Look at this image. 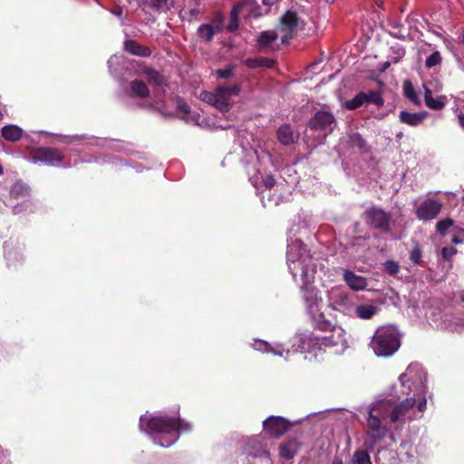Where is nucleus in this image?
I'll use <instances>...</instances> for the list:
<instances>
[{
    "mask_svg": "<svg viewBox=\"0 0 464 464\" xmlns=\"http://www.w3.org/2000/svg\"><path fill=\"white\" fill-rule=\"evenodd\" d=\"M278 37H280L278 31H265L258 38L259 46L263 48H270Z\"/></svg>",
    "mask_w": 464,
    "mask_h": 464,
    "instance_id": "obj_29",
    "label": "nucleus"
},
{
    "mask_svg": "<svg viewBox=\"0 0 464 464\" xmlns=\"http://www.w3.org/2000/svg\"><path fill=\"white\" fill-rule=\"evenodd\" d=\"M327 2H334V0H326Z\"/></svg>",
    "mask_w": 464,
    "mask_h": 464,
    "instance_id": "obj_60",
    "label": "nucleus"
},
{
    "mask_svg": "<svg viewBox=\"0 0 464 464\" xmlns=\"http://www.w3.org/2000/svg\"><path fill=\"white\" fill-rule=\"evenodd\" d=\"M370 345L377 356H392L401 346V336L397 328L393 325L379 327L372 336Z\"/></svg>",
    "mask_w": 464,
    "mask_h": 464,
    "instance_id": "obj_6",
    "label": "nucleus"
},
{
    "mask_svg": "<svg viewBox=\"0 0 464 464\" xmlns=\"http://www.w3.org/2000/svg\"><path fill=\"white\" fill-rule=\"evenodd\" d=\"M354 140H358V146L362 149L364 147L365 142L360 135H355Z\"/></svg>",
    "mask_w": 464,
    "mask_h": 464,
    "instance_id": "obj_51",
    "label": "nucleus"
},
{
    "mask_svg": "<svg viewBox=\"0 0 464 464\" xmlns=\"http://www.w3.org/2000/svg\"><path fill=\"white\" fill-rule=\"evenodd\" d=\"M252 3V0H246L244 3L242 4H238L236 6H234L233 10H232V15L233 16H237V14L242 10V8L246 5L247 4H251Z\"/></svg>",
    "mask_w": 464,
    "mask_h": 464,
    "instance_id": "obj_45",
    "label": "nucleus"
},
{
    "mask_svg": "<svg viewBox=\"0 0 464 464\" xmlns=\"http://www.w3.org/2000/svg\"><path fill=\"white\" fill-rule=\"evenodd\" d=\"M457 118H458L459 125L460 126V128H462L464 130V114H462V113L458 114Z\"/></svg>",
    "mask_w": 464,
    "mask_h": 464,
    "instance_id": "obj_50",
    "label": "nucleus"
},
{
    "mask_svg": "<svg viewBox=\"0 0 464 464\" xmlns=\"http://www.w3.org/2000/svg\"><path fill=\"white\" fill-rule=\"evenodd\" d=\"M365 95H366L365 104L372 103L377 106H382L383 104V99H382L380 92L371 91V92H365Z\"/></svg>",
    "mask_w": 464,
    "mask_h": 464,
    "instance_id": "obj_35",
    "label": "nucleus"
},
{
    "mask_svg": "<svg viewBox=\"0 0 464 464\" xmlns=\"http://www.w3.org/2000/svg\"><path fill=\"white\" fill-rule=\"evenodd\" d=\"M288 269L295 279L302 283L301 290L304 308L315 327L325 329L330 323L324 313V300L318 289L314 287L315 278L333 281L334 275H326V260L314 257L299 238L289 237L286 251Z\"/></svg>",
    "mask_w": 464,
    "mask_h": 464,
    "instance_id": "obj_1",
    "label": "nucleus"
},
{
    "mask_svg": "<svg viewBox=\"0 0 464 464\" xmlns=\"http://www.w3.org/2000/svg\"><path fill=\"white\" fill-rule=\"evenodd\" d=\"M255 59H248L246 61V64L249 66V67H260V65H256V63L253 62Z\"/></svg>",
    "mask_w": 464,
    "mask_h": 464,
    "instance_id": "obj_52",
    "label": "nucleus"
},
{
    "mask_svg": "<svg viewBox=\"0 0 464 464\" xmlns=\"http://www.w3.org/2000/svg\"><path fill=\"white\" fill-rule=\"evenodd\" d=\"M343 279L347 285L354 291L363 290L368 285L366 278L351 271H344Z\"/></svg>",
    "mask_w": 464,
    "mask_h": 464,
    "instance_id": "obj_21",
    "label": "nucleus"
},
{
    "mask_svg": "<svg viewBox=\"0 0 464 464\" xmlns=\"http://www.w3.org/2000/svg\"><path fill=\"white\" fill-rule=\"evenodd\" d=\"M112 14H115L116 16H118L120 19L122 20L123 10H122L121 7H117L116 9H114L112 11Z\"/></svg>",
    "mask_w": 464,
    "mask_h": 464,
    "instance_id": "obj_49",
    "label": "nucleus"
},
{
    "mask_svg": "<svg viewBox=\"0 0 464 464\" xmlns=\"http://www.w3.org/2000/svg\"><path fill=\"white\" fill-rule=\"evenodd\" d=\"M239 84L218 85L214 92L204 91L200 93L201 101L213 105L220 111H227L232 105V98L240 92Z\"/></svg>",
    "mask_w": 464,
    "mask_h": 464,
    "instance_id": "obj_7",
    "label": "nucleus"
},
{
    "mask_svg": "<svg viewBox=\"0 0 464 464\" xmlns=\"http://www.w3.org/2000/svg\"><path fill=\"white\" fill-rule=\"evenodd\" d=\"M264 430L274 438H279L290 428V423L282 417L270 416L263 422Z\"/></svg>",
    "mask_w": 464,
    "mask_h": 464,
    "instance_id": "obj_13",
    "label": "nucleus"
},
{
    "mask_svg": "<svg viewBox=\"0 0 464 464\" xmlns=\"http://www.w3.org/2000/svg\"><path fill=\"white\" fill-rule=\"evenodd\" d=\"M273 3H274V1H273V0H263V4H264L265 5H268V6H270V5H273Z\"/></svg>",
    "mask_w": 464,
    "mask_h": 464,
    "instance_id": "obj_53",
    "label": "nucleus"
},
{
    "mask_svg": "<svg viewBox=\"0 0 464 464\" xmlns=\"http://www.w3.org/2000/svg\"><path fill=\"white\" fill-rule=\"evenodd\" d=\"M264 440L265 439L261 435L250 438L246 443L245 452L256 458H269V452Z\"/></svg>",
    "mask_w": 464,
    "mask_h": 464,
    "instance_id": "obj_14",
    "label": "nucleus"
},
{
    "mask_svg": "<svg viewBox=\"0 0 464 464\" xmlns=\"http://www.w3.org/2000/svg\"><path fill=\"white\" fill-rule=\"evenodd\" d=\"M353 464H372L370 455L367 450H355L352 457Z\"/></svg>",
    "mask_w": 464,
    "mask_h": 464,
    "instance_id": "obj_34",
    "label": "nucleus"
},
{
    "mask_svg": "<svg viewBox=\"0 0 464 464\" xmlns=\"http://www.w3.org/2000/svg\"><path fill=\"white\" fill-rule=\"evenodd\" d=\"M122 59L121 56H119V55H112L109 60H108V66H109V69L111 70L112 66L114 64H117V63H120L121 60Z\"/></svg>",
    "mask_w": 464,
    "mask_h": 464,
    "instance_id": "obj_46",
    "label": "nucleus"
},
{
    "mask_svg": "<svg viewBox=\"0 0 464 464\" xmlns=\"http://www.w3.org/2000/svg\"><path fill=\"white\" fill-rule=\"evenodd\" d=\"M253 62L256 63V65H260V67H272L274 62L266 58H258L255 59Z\"/></svg>",
    "mask_w": 464,
    "mask_h": 464,
    "instance_id": "obj_43",
    "label": "nucleus"
},
{
    "mask_svg": "<svg viewBox=\"0 0 464 464\" xmlns=\"http://www.w3.org/2000/svg\"><path fill=\"white\" fill-rule=\"evenodd\" d=\"M216 75L218 78L229 79L234 75V68L230 66L225 69H218L216 71Z\"/></svg>",
    "mask_w": 464,
    "mask_h": 464,
    "instance_id": "obj_40",
    "label": "nucleus"
},
{
    "mask_svg": "<svg viewBox=\"0 0 464 464\" xmlns=\"http://www.w3.org/2000/svg\"><path fill=\"white\" fill-rule=\"evenodd\" d=\"M278 140L284 145H289L294 142V134L288 124L282 125L277 130Z\"/></svg>",
    "mask_w": 464,
    "mask_h": 464,
    "instance_id": "obj_31",
    "label": "nucleus"
},
{
    "mask_svg": "<svg viewBox=\"0 0 464 464\" xmlns=\"http://www.w3.org/2000/svg\"><path fill=\"white\" fill-rule=\"evenodd\" d=\"M427 112L411 113L405 111L400 112V120L401 122L409 126H418L426 117Z\"/></svg>",
    "mask_w": 464,
    "mask_h": 464,
    "instance_id": "obj_24",
    "label": "nucleus"
},
{
    "mask_svg": "<svg viewBox=\"0 0 464 464\" xmlns=\"http://www.w3.org/2000/svg\"><path fill=\"white\" fill-rule=\"evenodd\" d=\"M262 152H263V154H264V155H262V156H261V155H259V154H258L257 150H255V153H256V158H257L258 160L263 159L264 157H266V158H267V160L270 161V160H271V156H270V154H269V153H267L266 150H263Z\"/></svg>",
    "mask_w": 464,
    "mask_h": 464,
    "instance_id": "obj_48",
    "label": "nucleus"
},
{
    "mask_svg": "<svg viewBox=\"0 0 464 464\" xmlns=\"http://www.w3.org/2000/svg\"><path fill=\"white\" fill-rule=\"evenodd\" d=\"M253 348L256 351H260L262 353H270L276 356L283 357L285 354L289 353L288 349H285L281 344H276L275 346H271L270 343L264 340L256 339L252 344Z\"/></svg>",
    "mask_w": 464,
    "mask_h": 464,
    "instance_id": "obj_19",
    "label": "nucleus"
},
{
    "mask_svg": "<svg viewBox=\"0 0 464 464\" xmlns=\"http://www.w3.org/2000/svg\"><path fill=\"white\" fill-rule=\"evenodd\" d=\"M415 400L406 399L400 404L395 405L391 400L376 401L369 410L367 418V434L370 439L369 447H372L377 441L384 439L388 434V428L384 421L389 418L390 423L396 429L404 423L417 417L411 414Z\"/></svg>",
    "mask_w": 464,
    "mask_h": 464,
    "instance_id": "obj_2",
    "label": "nucleus"
},
{
    "mask_svg": "<svg viewBox=\"0 0 464 464\" xmlns=\"http://www.w3.org/2000/svg\"><path fill=\"white\" fill-rule=\"evenodd\" d=\"M453 225L451 219H443L437 223V230L440 234H444L445 231Z\"/></svg>",
    "mask_w": 464,
    "mask_h": 464,
    "instance_id": "obj_41",
    "label": "nucleus"
},
{
    "mask_svg": "<svg viewBox=\"0 0 464 464\" xmlns=\"http://www.w3.org/2000/svg\"><path fill=\"white\" fill-rule=\"evenodd\" d=\"M441 208V201L434 198H426L416 208L415 215L420 220H431L438 217Z\"/></svg>",
    "mask_w": 464,
    "mask_h": 464,
    "instance_id": "obj_10",
    "label": "nucleus"
},
{
    "mask_svg": "<svg viewBox=\"0 0 464 464\" xmlns=\"http://www.w3.org/2000/svg\"><path fill=\"white\" fill-rule=\"evenodd\" d=\"M177 105V113L178 115L183 119L185 121L188 123L199 124L200 115L196 112H192L189 109V106L181 99H176Z\"/></svg>",
    "mask_w": 464,
    "mask_h": 464,
    "instance_id": "obj_18",
    "label": "nucleus"
},
{
    "mask_svg": "<svg viewBox=\"0 0 464 464\" xmlns=\"http://www.w3.org/2000/svg\"><path fill=\"white\" fill-rule=\"evenodd\" d=\"M441 55L440 53L436 51L433 52L430 56L427 57L425 61V65L427 68H432L441 63Z\"/></svg>",
    "mask_w": 464,
    "mask_h": 464,
    "instance_id": "obj_37",
    "label": "nucleus"
},
{
    "mask_svg": "<svg viewBox=\"0 0 464 464\" xmlns=\"http://www.w3.org/2000/svg\"><path fill=\"white\" fill-rule=\"evenodd\" d=\"M399 380L403 387L414 392V397L410 398L415 400L411 414L422 413L427 405V374L423 368L419 363H411L405 372L400 375Z\"/></svg>",
    "mask_w": 464,
    "mask_h": 464,
    "instance_id": "obj_5",
    "label": "nucleus"
},
{
    "mask_svg": "<svg viewBox=\"0 0 464 464\" xmlns=\"http://www.w3.org/2000/svg\"><path fill=\"white\" fill-rule=\"evenodd\" d=\"M410 259L415 265H418L420 263L421 250L419 246H416L414 248L411 249V251L410 252Z\"/></svg>",
    "mask_w": 464,
    "mask_h": 464,
    "instance_id": "obj_38",
    "label": "nucleus"
},
{
    "mask_svg": "<svg viewBox=\"0 0 464 464\" xmlns=\"http://www.w3.org/2000/svg\"><path fill=\"white\" fill-rule=\"evenodd\" d=\"M399 54L403 55V54H404V51H403V50H401V51H400V53H399Z\"/></svg>",
    "mask_w": 464,
    "mask_h": 464,
    "instance_id": "obj_59",
    "label": "nucleus"
},
{
    "mask_svg": "<svg viewBox=\"0 0 464 464\" xmlns=\"http://www.w3.org/2000/svg\"><path fill=\"white\" fill-rule=\"evenodd\" d=\"M365 216L370 224L383 232L390 230L391 215L378 207H372L365 211Z\"/></svg>",
    "mask_w": 464,
    "mask_h": 464,
    "instance_id": "obj_11",
    "label": "nucleus"
},
{
    "mask_svg": "<svg viewBox=\"0 0 464 464\" xmlns=\"http://www.w3.org/2000/svg\"><path fill=\"white\" fill-rule=\"evenodd\" d=\"M130 96H135L142 99L150 97V91L147 85L141 81L135 80L130 82Z\"/></svg>",
    "mask_w": 464,
    "mask_h": 464,
    "instance_id": "obj_28",
    "label": "nucleus"
},
{
    "mask_svg": "<svg viewBox=\"0 0 464 464\" xmlns=\"http://www.w3.org/2000/svg\"><path fill=\"white\" fill-rule=\"evenodd\" d=\"M260 172H257V175H253L249 178V180L253 184V186L257 187L259 183H261L262 179L259 178Z\"/></svg>",
    "mask_w": 464,
    "mask_h": 464,
    "instance_id": "obj_47",
    "label": "nucleus"
},
{
    "mask_svg": "<svg viewBox=\"0 0 464 464\" xmlns=\"http://www.w3.org/2000/svg\"><path fill=\"white\" fill-rule=\"evenodd\" d=\"M328 305L334 311L352 316L354 311V303L352 297L340 288H332L327 292Z\"/></svg>",
    "mask_w": 464,
    "mask_h": 464,
    "instance_id": "obj_8",
    "label": "nucleus"
},
{
    "mask_svg": "<svg viewBox=\"0 0 464 464\" xmlns=\"http://www.w3.org/2000/svg\"><path fill=\"white\" fill-rule=\"evenodd\" d=\"M146 75L149 82L155 87L154 95L151 98V102L156 104H159L162 102V96L165 92V81L158 72L153 70H148L146 72Z\"/></svg>",
    "mask_w": 464,
    "mask_h": 464,
    "instance_id": "obj_16",
    "label": "nucleus"
},
{
    "mask_svg": "<svg viewBox=\"0 0 464 464\" xmlns=\"http://www.w3.org/2000/svg\"><path fill=\"white\" fill-rule=\"evenodd\" d=\"M403 91L405 96L411 100L413 103H419L417 93L410 82H405L403 85Z\"/></svg>",
    "mask_w": 464,
    "mask_h": 464,
    "instance_id": "obj_36",
    "label": "nucleus"
},
{
    "mask_svg": "<svg viewBox=\"0 0 464 464\" xmlns=\"http://www.w3.org/2000/svg\"><path fill=\"white\" fill-rule=\"evenodd\" d=\"M24 130L17 125H5L2 128V136L8 141H17L23 136Z\"/></svg>",
    "mask_w": 464,
    "mask_h": 464,
    "instance_id": "obj_27",
    "label": "nucleus"
},
{
    "mask_svg": "<svg viewBox=\"0 0 464 464\" xmlns=\"http://www.w3.org/2000/svg\"><path fill=\"white\" fill-rule=\"evenodd\" d=\"M175 0H143L144 4L160 12H167L174 5Z\"/></svg>",
    "mask_w": 464,
    "mask_h": 464,
    "instance_id": "obj_30",
    "label": "nucleus"
},
{
    "mask_svg": "<svg viewBox=\"0 0 464 464\" xmlns=\"http://www.w3.org/2000/svg\"><path fill=\"white\" fill-rule=\"evenodd\" d=\"M221 29L222 24L219 22L202 24L198 29V34L201 40L210 42Z\"/></svg>",
    "mask_w": 464,
    "mask_h": 464,
    "instance_id": "obj_20",
    "label": "nucleus"
},
{
    "mask_svg": "<svg viewBox=\"0 0 464 464\" xmlns=\"http://www.w3.org/2000/svg\"><path fill=\"white\" fill-rule=\"evenodd\" d=\"M379 311L377 305L372 304H362L354 305L353 315L362 320L372 318Z\"/></svg>",
    "mask_w": 464,
    "mask_h": 464,
    "instance_id": "obj_22",
    "label": "nucleus"
},
{
    "mask_svg": "<svg viewBox=\"0 0 464 464\" xmlns=\"http://www.w3.org/2000/svg\"><path fill=\"white\" fill-rule=\"evenodd\" d=\"M140 430L150 434L155 444L168 448L179 440L180 431L190 430V424L166 415L148 417L145 414L140 418Z\"/></svg>",
    "mask_w": 464,
    "mask_h": 464,
    "instance_id": "obj_3",
    "label": "nucleus"
},
{
    "mask_svg": "<svg viewBox=\"0 0 464 464\" xmlns=\"http://www.w3.org/2000/svg\"><path fill=\"white\" fill-rule=\"evenodd\" d=\"M462 302L464 303V297L461 298Z\"/></svg>",
    "mask_w": 464,
    "mask_h": 464,
    "instance_id": "obj_61",
    "label": "nucleus"
},
{
    "mask_svg": "<svg viewBox=\"0 0 464 464\" xmlns=\"http://www.w3.org/2000/svg\"><path fill=\"white\" fill-rule=\"evenodd\" d=\"M3 172H4V169H3L2 165L0 164V176L3 174Z\"/></svg>",
    "mask_w": 464,
    "mask_h": 464,
    "instance_id": "obj_57",
    "label": "nucleus"
},
{
    "mask_svg": "<svg viewBox=\"0 0 464 464\" xmlns=\"http://www.w3.org/2000/svg\"><path fill=\"white\" fill-rule=\"evenodd\" d=\"M456 253L457 250L453 246L443 247L441 250L442 257L446 260H450Z\"/></svg>",
    "mask_w": 464,
    "mask_h": 464,
    "instance_id": "obj_42",
    "label": "nucleus"
},
{
    "mask_svg": "<svg viewBox=\"0 0 464 464\" xmlns=\"http://www.w3.org/2000/svg\"><path fill=\"white\" fill-rule=\"evenodd\" d=\"M424 101L427 107L432 110H441L446 105L447 98L445 96L434 99L430 89L424 86Z\"/></svg>",
    "mask_w": 464,
    "mask_h": 464,
    "instance_id": "obj_23",
    "label": "nucleus"
},
{
    "mask_svg": "<svg viewBox=\"0 0 464 464\" xmlns=\"http://www.w3.org/2000/svg\"><path fill=\"white\" fill-rule=\"evenodd\" d=\"M300 450V444L296 440H291L279 447V454L285 459H293Z\"/></svg>",
    "mask_w": 464,
    "mask_h": 464,
    "instance_id": "obj_25",
    "label": "nucleus"
},
{
    "mask_svg": "<svg viewBox=\"0 0 464 464\" xmlns=\"http://www.w3.org/2000/svg\"><path fill=\"white\" fill-rule=\"evenodd\" d=\"M331 464H343V462L339 459H334Z\"/></svg>",
    "mask_w": 464,
    "mask_h": 464,
    "instance_id": "obj_54",
    "label": "nucleus"
},
{
    "mask_svg": "<svg viewBox=\"0 0 464 464\" xmlns=\"http://www.w3.org/2000/svg\"><path fill=\"white\" fill-rule=\"evenodd\" d=\"M309 127L324 136L331 133L335 127V119L334 115L325 111H317L309 121Z\"/></svg>",
    "mask_w": 464,
    "mask_h": 464,
    "instance_id": "obj_9",
    "label": "nucleus"
},
{
    "mask_svg": "<svg viewBox=\"0 0 464 464\" xmlns=\"http://www.w3.org/2000/svg\"><path fill=\"white\" fill-rule=\"evenodd\" d=\"M262 180L261 182L264 184V186L266 188H271L275 186L276 184V181H275V179L273 176H266V177H261Z\"/></svg>",
    "mask_w": 464,
    "mask_h": 464,
    "instance_id": "obj_44",
    "label": "nucleus"
},
{
    "mask_svg": "<svg viewBox=\"0 0 464 464\" xmlns=\"http://www.w3.org/2000/svg\"><path fill=\"white\" fill-rule=\"evenodd\" d=\"M461 42L464 43V32L461 34Z\"/></svg>",
    "mask_w": 464,
    "mask_h": 464,
    "instance_id": "obj_58",
    "label": "nucleus"
},
{
    "mask_svg": "<svg viewBox=\"0 0 464 464\" xmlns=\"http://www.w3.org/2000/svg\"><path fill=\"white\" fill-rule=\"evenodd\" d=\"M299 19L297 14L291 11H287L281 17L280 25L277 30L283 44L286 43L292 37V34L297 27Z\"/></svg>",
    "mask_w": 464,
    "mask_h": 464,
    "instance_id": "obj_12",
    "label": "nucleus"
},
{
    "mask_svg": "<svg viewBox=\"0 0 464 464\" xmlns=\"http://www.w3.org/2000/svg\"><path fill=\"white\" fill-rule=\"evenodd\" d=\"M384 269L389 275L394 276L399 271V266L396 262L388 260L384 263Z\"/></svg>",
    "mask_w": 464,
    "mask_h": 464,
    "instance_id": "obj_39",
    "label": "nucleus"
},
{
    "mask_svg": "<svg viewBox=\"0 0 464 464\" xmlns=\"http://www.w3.org/2000/svg\"><path fill=\"white\" fill-rule=\"evenodd\" d=\"M452 241H453L454 243L458 244V243H459L461 240H459L458 237H454L452 238Z\"/></svg>",
    "mask_w": 464,
    "mask_h": 464,
    "instance_id": "obj_56",
    "label": "nucleus"
},
{
    "mask_svg": "<svg viewBox=\"0 0 464 464\" xmlns=\"http://www.w3.org/2000/svg\"><path fill=\"white\" fill-rule=\"evenodd\" d=\"M366 95L364 92L358 93L352 100L346 101L344 106L348 110H355L365 104Z\"/></svg>",
    "mask_w": 464,
    "mask_h": 464,
    "instance_id": "obj_33",
    "label": "nucleus"
},
{
    "mask_svg": "<svg viewBox=\"0 0 464 464\" xmlns=\"http://www.w3.org/2000/svg\"><path fill=\"white\" fill-rule=\"evenodd\" d=\"M124 47L127 52L137 56L147 57L150 54V51L148 47L133 40H127L124 44Z\"/></svg>",
    "mask_w": 464,
    "mask_h": 464,
    "instance_id": "obj_26",
    "label": "nucleus"
},
{
    "mask_svg": "<svg viewBox=\"0 0 464 464\" xmlns=\"http://www.w3.org/2000/svg\"><path fill=\"white\" fill-rule=\"evenodd\" d=\"M63 154L60 150L52 148H42L38 150L35 161H41L47 165L57 166L63 160Z\"/></svg>",
    "mask_w": 464,
    "mask_h": 464,
    "instance_id": "obj_17",
    "label": "nucleus"
},
{
    "mask_svg": "<svg viewBox=\"0 0 464 464\" xmlns=\"http://www.w3.org/2000/svg\"><path fill=\"white\" fill-rule=\"evenodd\" d=\"M268 201H269V202H271V203H273L274 205H277V204H278V202H279L278 198H277V199H275V198H268Z\"/></svg>",
    "mask_w": 464,
    "mask_h": 464,
    "instance_id": "obj_55",
    "label": "nucleus"
},
{
    "mask_svg": "<svg viewBox=\"0 0 464 464\" xmlns=\"http://www.w3.org/2000/svg\"><path fill=\"white\" fill-rule=\"evenodd\" d=\"M5 257L9 266H16L23 260V246L15 240H9L5 243Z\"/></svg>",
    "mask_w": 464,
    "mask_h": 464,
    "instance_id": "obj_15",
    "label": "nucleus"
},
{
    "mask_svg": "<svg viewBox=\"0 0 464 464\" xmlns=\"http://www.w3.org/2000/svg\"><path fill=\"white\" fill-rule=\"evenodd\" d=\"M10 194L14 198H24L29 194V188L25 183L17 181L12 186Z\"/></svg>",
    "mask_w": 464,
    "mask_h": 464,
    "instance_id": "obj_32",
    "label": "nucleus"
},
{
    "mask_svg": "<svg viewBox=\"0 0 464 464\" xmlns=\"http://www.w3.org/2000/svg\"><path fill=\"white\" fill-rule=\"evenodd\" d=\"M324 334H300L295 337L293 347L295 351L301 353L308 352L312 347V342L315 341V344L320 347L334 348L335 353H342L348 347L345 339V332L339 325H331L325 329H322Z\"/></svg>",
    "mask_w": 464,
    "mask_h": 464,
    "instance_id": "obj_4",
    "label": "nucleus"
}]
</instances>
